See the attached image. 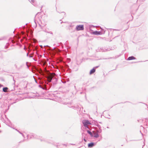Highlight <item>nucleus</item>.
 <instances>
[{
  "label": "nucleus",
  "instance_id": "nucleus-7",
  "mask_svg": "<svg viewBox=\"0 0 148 148\" xmlns=\"http://www.w3.org/2000/svg\"><path fill=\"white\" fill-rule=\"evenodd\" d=\"M135 59V58L133 56H131L129 57L127 60H134Z\"/></svg>",
  "mask_w": 148,
  "mask_h": 148
},
{
  "label": "nucleus",
  "instance_id": "nucleus-4",
  "mask_svg": "<svg viewBox=\"0 0 148 148\" xmlns=\"http://www.w3.org/2000/svg\"><path fill=\"white\" fill-rule=\"evenodd\" d=\"M92 34L96 35H99L102 34L101 32L98 31H95L92 32Z\"/></svg>",
  "mask_w": 148,
  "mask_h": 148
},
{
  "label": "nucleus",
  "instance_id": "nucleus-10",
  "mask_svg": "<svg viewBox=\"0 0 148 148\" xmlns=\"http://www.w3.org/2000/svg\"><path fill=\"white\" fill-rule=\"evenodd\" d=\"M87 132H88V133L89 134H90L91 136H92V132H90V131H89V130H87Z\"/></svg>",
  "mask_w": 148,
  "mask_h": 148
},
{
  "label": "nucleus",
  "instance_id": "nucleus-9",
  "mask_svg": "<svg viewBox=\"0 0 148 148\" xmlns=\"http://www.w3.org/2000/svg\"><path fill=\"white\" fill-rule=\"evenodd\" d=\"M94 137L95 138H98L99 135L97 133H95L94 134Z\"/></svg>",
  "mask_w": 148,
  "mask_h": 148
},
{
  "label": "nucleus",
  "instance_id": "nucleus-8",
  "mask_svg": "<svg viewBox=\"0 0 148 148\" xmlns=\"http://www.w3.org/2000/svg\"><path fill=\"white\" fill-rule=\"evenodd\" d=\"M8 88L7 87L4 88L3 89V91L4 92H7Z\"/></svg>",
  "mask_w": 148,
  "mask_h": 148
},
{
  "label": "nucleus",
  "instance_id": "nucleus-5",
  "mask_svg": "<svg viewBox=\"0 0 148 148\" xmlns=\"http://www.w3.org/2000/svg\"><path fill=\"white\" fill-rule=\"evenodd\" d=\"M95 68L92 69V70H91L90 72V75L92 74L95 73Z\"/></svg>",
  "mask_w": 148,
  "mask_h": 148
},
{
  "label": "nucleus",
  "instance_id": "nucleus-6",
  "mask_svg": "<svg viewBox=\"0 0 148 148\" xmlns=\"http://www.w3.org/2000/svg\"><path fill=\"white\" fill-rule=\"evenodd\" d=\"M94 145V143H91L88 144V147H92Z\"/></svg>",
  "mask_w": 148,
  "mask_h": 148
},
{
  "label": "nucleus",
  "instance_id": "nucleus-11",
  "mask_svg": "<svg viewBox=\"0 0 148 148\" xmlns=\"http://www.w3.org/2000/svg\"><path fill=\"white\" fill-rule=\"evenodd\" d=\"M3 86V85H1L0 84V88L1 87Z\"/></svg>",
  "mask_w": 148,
  "mask_h": 148
},
{
  "label": "nucleus",
  "instance_id": "nucleus-12",
  "mask_svg": "<svg viewBox=\"0 0 148 148\" xmlns=\"http://www.w3.org/2000/svg\"><path fill=\"white\" fill-rule=\"evenodd\" d=\"M84 140L85 141V142H86V140L85 139H84Z\"/></svg>",
  "mask_w": 148,
  "mask_h": 148
},
{
  "label": "nucleus",
  "instance_id": "nucleus-1",
  "mask_svg": "<svg viewBox=\"0 0 148 148\" xmlns=\"http://www.w3.org/2000/svg\"><path fill=\"white\" fill-rule=\"evenodd\" d=\"M82 123L86 127H88V125L91 124V123L90 122L87 120H84L82 121Z\"/></svg>",
  "mask_w": 148,
  "mask_h": 148
},
{
  "label": "nucleus",
  "instance_id": "nucleus-3",
  "mask_svg": "<svg viewBox=\"0 0 148 148\" xmlns=\"http://www.w3.org/2000/svg\"><path fill=\"white\" fill-rule=\"evenodd\" d=\"M77 30H82L84 29V26L82 25H77L76 27Z\"/></svg>",
  "mask_w": 148,
  "mask_h": 148
},
{
  "label": "nucleus",
  "instance_id": "nucleus-2",
  "mask_svg": "<svg viewBox=\"0 0 148 148\" xmlns=\"http://www.w3.org/2000/svg\"><path fill=\"white\" fill-rule=\"evenodd\" d=\"M55 75L54 73L50 74L47 77V78L48 79V81L49 82H51V81L52 78L54 77Z\"/></svg>",
  "mask_w": 148,
  "mask_h": 148
}]
</instances>
